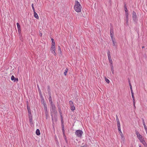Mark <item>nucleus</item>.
<instances>
[{
	"label": "nucleus",
	"mask_w": 147,
	"mask_h": 147,
	"mask_svg": "<svg viewBox=\"0 0 147 147\" xmlns=\"http://www.w3.org/2000/svg\"><path fill=\"white\" fill-rule=\"evenodd\" d=\"M34 16L35 18L37 19H38L39 18V17L37 13L35 11L34 12Z\"/></svg>",
	"instance_id": "1a4fd4ad"
},
{
	"label": "nucleus",
	"mask_w": 147,
	"mask_h": 147,
	"mask_svg": "<svg viewBox=\"0 0 147 147\" xmlns=\"http://www.w3.org/2000/svg\"><path fill=\"white\" fill-rule=\"evenodd\" d=\"M124 7L125 8L124 9H125V13L128 12H127L128 10L126 6L125 5H124Z\"/></svg>",
	"instance_id": "f3484780"
},
{
	"label": "nucleus",
	"mask_w": 147,
	"mask_h": 147,
	"mask_svg": "<svg viewBox=\"0 0 147 147\" xmlns=\"http://www.w3.org/2000/svg\"><path fill=\"white\" fill-rule=\"evenodd\" d=\"M81 147H87L86 146L84 145V146H81Z\"/></svg>",
	"instance_id": "58836bf2"
},
{
	"label": "nucleus",
	"mask_w": 147,
	"mask_h": 147,
	"mask_svg": "<svg viewBox=\"0 0 147 147\" xmlns=\"http://www.w3.org/2000/svg\"><path fill=\"white\" fill-rule=\"evenodd\" d=\"M117 127H118V130L121 133V134L122 133V132L121 130V126H117Z\"/></svg>",
	"instance_id": "dca6fc26"
},
{
	"label": "nucleus",
	"mask_w": 147,
	"mask_h": 147,
	"mask_svg": "<svg viewBox=\"0 0 147 147\" xmlns=\"http://www.w3.org/2000/svg\"><path fill=\"white\" fill-rule=\"evenodd\" d=\"M131 94L132 97L133 98V100H134V93H133V90H131Z\"/></svg>",
	"instance_id": "a211bd4d"
},
{
	"label": "nucleus",
	"mask_w": 147,
	"mask_h": 147,
	"mask_svg": "<svg viewBox=\"0 0 147 147\" xmlns=\"http://www.w3.org/2000/svg\"><path fill=\"white\" fill-rule=\"evenodd\" d=\"M58 52L60 54H61L62 51L61 50V49L60 46H58Z\"/></svg>",
	"instance_id": "f8f14e48"
},
{
	"label": "nucleus",
	"mask_w": 147,
	"mask_h": 147,
	"mask_svg": "<svg viewBox=\"0 0 147 147\" xmlns=\"http://www.w3.org/2000/svg\"><path fill=\"white\" fill-rule=\"evenodd\" d=\"M75 133L77 137L81 138L83 133V132L80 130H78L76 131Z\"/></svg>",
	"instance_id": "f03ea898"
},
{
	"label": "nucleus",
	"mask_w": 147,
	"mask_h": 147,
	"mask_svg": "<svg viewBox=\"0 0 147 147\" xmlns=\"http://www.w3.org/2000/svg\"><path fill=\"white\" fill-rule=\"evenodd\" d=\"M16 81L17 82L18 81V78H15V80L14 81V82H16Z\"/></svg>",
	"instance_id": "e433bc0d"
},
{
	"label": "nucleus",
	"mask_w": 147,
	"mask_h": 147,
	"mask_svg": "<svg viewBox=\"0 0 147 147\" xmlns=\"http://www.w3.org/2000/svg\"><path fill=\"white\" fill-rule=\"evenodd\" d=\"M125 16L126 18H128V12L125 13Z\"/></svg>",
	"instance_id": "2f4dec72"
},
{
	"label": "nucleus",
	"mask_w": 147,
	"mask_h": 147,
	"mask_svg": "<svg viewBox=\"0 0 147 147\" xmlns=\"http://www.w3.org/2000/svg\"><path fill=\"white\" fill-rule=\"evenodd\" d=\"M69 104L70 106H71V105H74L73 103V102L71 101H69Z\"/></svg>",
	"instance_id": "bb28decb"
},
{
	"label": "nucleus",
	"mask_w": 147,
	"mask_h": 147,
	"mask_svg": "<svg viewBox=\"0 0 147 147\" xmlns=\"http://www.w3.org/2000/svg\"><path fill=\"white\" fill-rule=\"evenodd\" d=\"M74 9L75 11L77 12H80L81 11L82 6L80 3L78 1H76L75 2Z\"/></svg>",
	"instance_id": "f257e3e1"
},
{
	"label": "nucleus",
	"mask_w": 147,
	"mask_h": 147,
	"mask_svg": "<svg viewBox=\"0 0 147 147\" xmlns=\"http://www.w3.org/2000/svg\"><path fill=\"white\" fill-rule=\"evenodd\" d=\"M111 40L113 43V45L114 46H115L116 47H117L116 42L115 41V38H111Z\"/></svg>",
	"instance_id": "0eeeda50"
},
{
	"label": "nucleus",
	"mask_w": 147,
	"mask_h": 147,
	"mask_svg": "<svg viewBox=\"0 0 147 147\" xmlns=\"http://www.w3.org/2000/svg\"><path fill=\"white\" fill-rule=\"evenodd\" d=\"M111 70L113 74L114 73V69H113V66L112 65L111 67Z\"/></svg>",
	"instance_id": "4be33fe9"
},
{
	"label": "nucleus",
	"mask_w": 147,
	"mask_h": 147,
	"mask_svg": "<svg viewBox=\"0 0 147 147\" xmlns=\"http://www.w3.org/2000/svg\"><path fill=\"white\" fill-rule=\"evenodd\" d=\"M51 42H52L51 45H55V43L54 39L53 38H52L51 39Z\"/></svg>",
	"instance_id": "2eb2a0df"
},
{
	"label": "nucleus",
	"mask_w": 147,
	"mask_h": 147,
	"mask_svg": "<svg viewBox=\"0 0 147 147\" xmlns=\"http://www.w3.org/2000/svg\"><path fill=\"white\" fill-rule=\"evenodd\" d=\"M129 86H130V90H132V86L131 84L130 83H129Z\"/></svg>",
	"instance_id": "f704fd0d"
},
{
	"label": "nucleus",
	"mask_w": 147,
	"mask_h": 147,
	"mask_svg": "<svg viewBox=\"0 0 147 147\" xmlns=\"http://www.w3.org/2000/svg\"><path fill=\"white\" fill-rule=\"evenodd\" d=\"M116 121H117V126H120V124L119 122V119L117 115H116Z\"/></svg>",
	"instance_id": "6e6552de"
},
{
	"label": "nucleus",
	"mask_w": 147,
	"mask_h": 147,
	"mask_svg": "<svg viewBox=\"0 0 147 147\" xmlns=\"http://www.w3.org/2000/svg\"><path fill=\"white\" fill-rule=\"evenodd\" d=\"M139 140L140 142H141L145 140L144 139L143 137H142V138H140V139H139Z\"/></svg>",
	"instance_id": "412c9836"
},
{
	"label": "nucleus",
	"mask_w": 147,
	"mask_h": 147,
	"mask_svg": "<svg viewBox=\"0 0 147 147\" xmlns=\"http://www.w3.org/2000/svg\"><path fill=\"white\" fill-rule=\"evenodd\" d=\"M51 103H52V101L51 100Z\"/></svg>",
	"instance_id": "c03bdc74"
},
{
	"label": "nucleus",
	"mask_w": 147,
	"mask_h": 147,
	"mask_svg": "<svg viewBox=\"0 0 147 147\" xmlns=\"http://www.w3.org/2000/svg\"><path fill=\"white\" fill-rule=\"evenodd\" d=\"M110 36L111 38H113L114 36L113 29V27H111L110 29Z\"/></svg>",
	"instance_id": "39448f33"
},
{
	"label": "nucleus",
	"mask_w": 147,
	"mask_h": 147,
	"mask_svg": "<svg viewBox=\"0 0 147 147\" xmlns=\"http://www.w3.org/2000/svg\"><path fill=\"white\" fill-rule=\"evenodd\" d=\"M139 147H142L141 145H140Z\"/></svg>",
	"instance_id": "a19ab883"
},
{
	"label": "nucleus",
	"mask_w": 147,
	"mask_h": 147,
	"mask_svg": "<svg viewBox=\"0 0 147 147\" xmlns=\"http://www.w3.org/2000/svg\"><path fill=\"white\" fill-rule=\"evenodd\" d=\"M136 135H137V136H138V135L140 134L137 131H136Z\"/></svg>",
	"instance_id": "c9c22d12"
},
{
	"label": "nucleus",
	"mask_w": 147,
	"mask_h": 147,
	"mask_svg": "<svg viewBox=\"0 0 147 147\" xmlns=\"http://www.w3.org/2000/svg\"><path fill=\"white\" fill-rule=\"evenodd\" d=\"M40 36H42V34L41 33H40Z\"/></svg>",
	"instance_id": "ea45409f"
},
{
	"label": "nucleus",
	"mask_w": 147,
	"mask_h": 147,
	"mask_svg": "<svg viewBox=\"0 0 147 147\" xmlns=\"http://www.w3.org/2000/svg\"><path fill=\"white\" fill-rule=\"evenodd\" d=\"M107 54H108V58H110L111 57V55H110V53L109 51H108L107 52Z\"/></svg>",
	"instance_id": "6ab92c4d"
},
{
	"label": "nucleus",
	"mask_w": 147,
	"mask_h": 147,
	"mask_svg": "<svg viewBox=\"0 0 147 147\" xmlns=\"http://www.w3.org/2000/svg\"><path fill=\"white\" fill-rule=\"evenodd\" d=\"M68 69L67 68H66L65 71V72H64V74L66 76V75L67 73Z\"/></svg>",
	"instance_id": "5701e85b"
},
{
	"label": "nucleus",
	"mask_w": 147,
	"mask_h": 147,
	"mask_svg": "<svg viewBox=\"0 0 147 147\" xmlns=\"http://www.w3.org/2000/svg\"><path fill=\"white\" fill-rule=\"evenodd\" d=\"M134 105L135 107H136V106L135 105V102H134Z\"/></svg>",
	"instance_id": "4c0bfd02"
},
{
	"label": "nucleus",
	"mask_w": 147,
	"mask_h": 147,
	"mask_svg": "<svg viewBox=\"0 0 147 147\" xmlns=\"http://www.w3.org/2000/svg\"><path fill=\"white\" fill-rule=\"evenodd\" d=\"M125 20L126 22V23L128 24V18H126Z\"/></svg>",
	"instance_id": "cd10ccee"
},
{
	"label": "nucleus",
	"mask_w": 147,
	"mask_h": 147,
	"mask_svg": "<svg viewBox=\"0 0 147 147\" xmlns=\"http://www.w3.org/2000/svg\"><path fill=\"white\" fill-rule=\"evenodd\" d=\"M133 14V19L134 21L136 22L137 21V16L136 13L133 11L132 13Z\"/></svg>",
	"instance_id": "20e7f679"
},
{
	"label": "nucleus",
	"mask_w": 147,
	"mask_h": 147,
	"mask_svg": "<svg viewBox=\"0 0 147 147\" xmlns=\"http://www.w3.org/2000/svg\"><path fill=\"white\" fill-rule=\"evenodd\" d=\"M133 103H134V102H135V100L134 101V100H133Z\"/></svg>",
	"instance_id": "37998d69"
},
{
	"label": "nucleus",
	"mask_w": 147,
	"mask_h": 147,
	"mask_svg": "<svg viewBox=\"0 0 147 147\" xmlns=\"http://www.w3.org/2000/svg\"><path fill=\"white\" fill-rule=\"evenodd\" d=\"M17 28L18 30V32L19 34H20L21 32V30L20 26V24L18 23H17L16 24Z\"/></svg>",
	"instance_id": "423d86ee"
},
{
	"label": "nucleus",
	"mask_w": 147,
	"mask_h": 147,
	"mask_svg": "<svg viewBox=\"0 0 147 147\" xmlns=\"http://www.w3.org/2000/svg\"><path fill=\"white\" fill-rule=\"evenodd\" d=\"M144 46H143L142 47V48L143 49V48H144Z\"/></svg>",
	"instance_id": "79ce46f5"
},
{
	"label": "nucleus",
	"mask_w": 147,
	"mask_h": 147,
	"mask_svg": "<svg viewBox=\"0 0 147 147\" xmlns=\"http://www.w3.org/2000/svg\"><path fill=\"white\" fill-rule=\"evenodd\" d=\"M50 50L51 51L52 53L54 55L56 56V53H55V45H51V48H50Z\"/></svg>",
	"instance_id": "7ed1b4c3"
},
{
	"label": "nucleus",
	"mask_w": 147,
	"mask_h": 147,
	"mask_svg": "<svg viewBox=\"0 0 147 147\" xmlns=\"http://www.w3.org/2000/svg\"><path fill=\"white\" fill-rule=\"evenodd\" d=\"M108 59H109V61L110 62V63L111 64H112V61L111 60V57H110V59L109 58H108Z\"/></svg>",
	"instance_id": "c85d7f7f"
},
{
	"label": "nucleus",
	"mask_w": 147,
	"mask_h": 147,
	"mask_svg": "<svg viewBox=\"0 0 147 147\" xmlns=\"http://www.w3.org/2000/svg\"><path fill=\"white\" fill-rule=\"evenodd\" d=\"M32 10L33 11V12H34V11H35V9H34V4H32Z\"/></svg>",
	"instance_id": "393cba45"
},
{
	"label": "nucleus",
	"mask_w": 147,
	"mask_h": 147,
	"mask_svg": "<svg viewBox=\"0 0 147 147\" xmlns=\"http://www.w3.org/2000/svg\"><path fill=\"white\" fill-rule=\"evenodd\" d=\"M121 139H122L123 140H124L125 139V138H124V137L123 136V135L122 133L121 134Z\"/></svg>",
	"instance_id": "aec40b11"
},
{
	"label": "nucleus",
	"mask_w": 147,
	"mask_h": 147,
	"mask_svg": "<svg viewBox=\"0 0 147 147\" xmlns=\"http://www.w3.org/2000/svg\"><path fill=\"white\" fill-rule=\"evenodd\" d=\"M29 119L30 120V123H32V115H29Z\"/></svg>",
	"instance_id": "9b49d317"
},
{
	"label": "nucleus",
	"mask_w": 147,
	"mask_h": 147,
	"mask_svg": "<svg viewBox=\"0 0 147 147\" xmlns=\"http://www.w3.org/2000/svg\"><path fill=\"white\" fill-rule=\"evenodd\" d=\"M70 106V109H71L72 110V111H74V110H75V107L74 106V105H71Z\"/></svg>",
	"instance_id": "4468645a"
},
{
	"label": "nucleus",
	"mask_w": 147,
	"mask_h": 147,
	"mask_svg": "<svg viewBox=\"0 0 147 147\" xmlns=\"http://www.w3.org/2000/svg\"><path fill=\"white\" fill-rule=\"evenodd\" d=\"M105 81L107 83H109L110 82V81L108 79L106 78L105 79Z\"/></svg>",
	"instance_id": "473e14b6"
},
{
	"label": "nucleus",
	"mask_w": 147,
	"mask_h": 147,
	"mask_svg": "<svg viewBox=\"0 0 147 147\" xmlns=\"http://www.w3.org/2000/svg\"><path fill=\"white\" fill-rule=\"evenodd\" d=\"M141 142L143 145L144 147H147V144L145 140Z\"/></svg>",
	"instance_id": "9d476101"
},
{
	"label": "nucleus",
	"mask_w": 147,
	"mask_h": 147,
	"mask_svg": "<svg viewBox=\"0 0 147 147\" xmlns=\"http://www.w3.org/2000/svg\"><path fill=\"white\" fill-rule=\"evenodd\" d=\"M137 136L139 139H140V138L143 137V136L140 134L138 135V136Z\"/></svg>",
	"instance_id": "a878e982"
},
{
	"label": "nucleus",
	"mask_w": 147,
	"mask_h": 147,
	"mask_svg": "<svg viewBox=\"0 0 147 147\" xmlns=\"http://www.w3.org/2000/svg\"><path fill=\"white\" fill-rule=\"evenodd\" d=\"M15 78L13 76H12L11 77V79L12 80H15Z\"/></svg>",
	"instance_id": "c756f323"
},
{
	"label": "nucleus",
	"mask_w": 147,
	"mask_h": 147,
	"mask_svg": "<svg viewBox=\"0 0 147 147\" xmlns=\"http://www.w3.org/2000/svg\"><path fill=\"white\" fill-rule=\"evenodd\" d=\"M36 134L38 136L40 135V130H39V129H36Z\"/></svg>",
	"instance_id": "ddd939ff"
},
{
	"label": "nucleus",
	"mask_w": 147,
	"mask_h": 147,
	"mask_svg": "<svg viewBox=\"0 0 147 147\" xmlns=\"http://www.w3.org/2000/svg\"><path fill=\"white\" fill-rule=\"evenodd\" d=\"M60 115L61 117V122H63V117L62 116V114H60Z\"/></svg>",
	"instance_id": "72a5a7b5"
},
{
	"label": "nucleus",
	"mask_w": 147,
	"mask_h": 147,
	"mask_svg": "<svg viewBox=\"0 0 147 147\" xmlns=\"http://www.w3.org/2000/svg\"><path fill=\"white\" fill-rule=\"evenodd\" d=\"M62 131H63V135H64V136H65V133H64V131H65L64 128V127H62Z\"/></svg>",
	"instance_id": "7c9ffc66"
},
{
	"label": "nucleus",
	"mask_w": 147,
	"mask_h": 147,
	"mask_svg": "<svg viewBox=\"0 0 147 147\" xmlns=\"http://www.w3.org/2000/svg\"><path fill=\"white\" fill-rule=\"evenodd\" d=\"M27 109H28V113L29 114V115H31V111H30V108H28V107H27Z\"/></svg>",
	"instance_id": "b1692460"
}]
</instances>
